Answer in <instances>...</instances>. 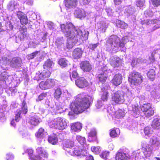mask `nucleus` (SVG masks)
Instances as JSON below:
<instances>
[{
	"label": "nucleus",
	"instance_id": "obj_1",
	"mask_svg": "<svg viewBox=\"0 0 160 160\" xmlns=\"http://www.w3.org/2000/svg\"><path fill=\"white\" fill-rule=\"evenodd\" d=\"M60 26L62 32L67 37L72 39L74 42L75 43L80 38L83 40L88 39L89 34L88 31L84 30L82 32L79 28H75L71 22H68L66 24H62Z\"/></svg>",
	"mask_w": 160,
	"mask_h": 160
},
{
	"label": "nucleus",
	"instance_id": "obj_2",
	"mask_svg": "<svg viewBox=\"0 0 160 160\" xmlns=\"http://www.w3.org/2000/svg\"><path fill=\"white\" fill-rule=\"evenodd\" d=\"M93 98L88 95H78L75 101L71 103L70 108L74 113L78 114L88 108Z\"/></svg>",
	"mask_w": 160,
	"mask_h": 160
},
{
	"label": "nucleus",
	"instance_id": "obj_3",
	"mask_svg": "<svg viewBox=\"0 0 160 160\" xmlns=\"http://www.w3.org/2000/svg\"><path fill=\"white\" fill-rule=\"evenodd\" d=\"M128 41L127 37H124L120 39L116 35H111L107 41L105 45L106 50L110 53H116L123 48Z\"/></svg>",
	"mask_w": 160,
	"mask_h": 160
},
{
	"label": "nucleus",
	"instance_id": "obj_4",
	"mask_svg": "<svg viewBox=\"0 0 160 160\" xmlns=\"http://www.w3.org/2000/svg\"><path fill=\"white\" fill-rule=\"evenodd\" d=\"M68 121L62 117H58L48 122V125L51 128L62 130L66 129Z\"/></svg>",
	"mask_w": 160,
	"mask_h": 160
},
{
	"label": "nucleus",
	"instance_id": "obj_5",
	"mask_svg": "<svg viewBox=\"0 0 160 160\" xmlns=\"http://www.w3.org/2000/svg\"><path fill=\"white\" fill-rule=\"evenodd\" d=\"M36 152L38 155L32 157L33 151L32 149H28L26 151V152L29 155L30 158L32 160H45L48 157V154L42 147L37 148Z\"/></svg>",
	"mask_w": 160,
	"mask_h": 160
},
{
	"label": "nucleus",
	"instance_id": "obj_6",
	"mask_svg": "<svg viewBox=\"0 0 160 160\" xmlns=\"http://www.w3.org/2000/svg\"><path fill=\"white\" fill-rule=\"evenodd\" d=\"M78 147L74 145L73 141L71 140H68L63 142V148L66 153L72 156H75V154L79 153V150L76 149Z\"/></svg>",
	"mask_w": 160,
	"mask_h": 160
},
{
	"label": "nucleus",
	"instance_id": "obj_7",
	"mask_svg": "<svg viewBox=\"0 0 160 160\" xmlns=\"http://www.w3.org/2000/svg\"><path fill=\"white\" fill-rule=\"evenodd\" d=\"M2 59L5 65H9L13 68H18L22 65V60L18 57L13 58L11 60L6 57H4L2 58Z\"/></svg>",
	"mask_w": 160,
	"mask_h": 160
},
{
	"label": "nucleus",
	"instance_id": "obj_8",
	"mask_svg": "<svg viewBox=\"0 0 160 160\" xmlns=\"http://www.w3.org/2000/svg\"><path fill=\"white\" fill-rule=\"evenodd\" d=\"M142 77L137 72H131L128 77V81L132 85L138 86L142 81Z\"/></svg>",
	"mask_w": 160,
	"mask_h": 160
},
{
	"label": "nucleus",
	"instance_id": "obj_9",
	"mask_svg": "<svg viewBox=\"0 0 160 160\" xmlns=\"http://www.w3.org/2000/svg\"><path fill=\"white\" fill-rule=\"evenodd\" d=\"M22 110H19L16 115L15 119L12 120L11 122V125L13 127H15V124L14 121L16 122H18L21 118V114H26L28 112V108L26 102L23 100L21 106Z\"/></svg>",
	"mask_w": 160,
	"mask_h": 160
},
{
	"label": "nucleus",
	"instance_id": "obj_10",
	"mask_svg": "<svg viewBox=\"0 0 160 160\" xmlns=\"http://www.w3.org/2000/svg\"><path fill=\"white\" fill-rule=\"evenodd\" d=\"M124 96L123 92L118 91L114 92L113 94L112 95V101L116 103H122L125 100L124 98Z\"/></svg>",
	"mask_w": 160,
	"mask_h": 160
},
{
	"label": "nucleus",
	"instance_id": "obj_11",
	"mask_svg": "<svg viewBox=\"0 0 160 160\" xmlns=\"http://www.w3.org/2000/svg\"><path fill=\"white\" fill-rule=\"evenodd\" d=\"M55 80L49 79L45 81H42L39 84V87L42 90L50 89L53 88L55 85Z\"/></svg>",
	"mask_w": 160,
	"mask_h": 160
},
{
	"label": "nucleus",
	"instance_id": "obj_12",
	"mask_svg": "<svg viewBox=\"0 0 160 160\" xmlns=\"http://www.w3.org/2000/svg\"><path fill=\"white\" fill-rule=\"evenodd\" d=\"M19 5L18 2L16 0H11L7 4V9L10 12L17 11L19 10Z\"/></svg>",
	"mask_w": 160,
	"mask_h": 160
},
{
	"label": "nucleus",
	"instance_id": "obj_13",
	"mask_svg": "<svg viewBox=\"0 0 160 160\" xmlns=\"http://www.w3.org/2000/svg\"><path fill=\"white\" fill-rule=\"evenodd\" d=\"M39 113H32L31 115L29 120V122L33 126H37L41 121Z\"/></svg>",
	"mask_w": 160,
	"mask_h": 160
},
{
	"label": "nucleus",
	"instance_id": "obj_14",
	"mask_svg": "<svg viewBox=\"0 0 160 160\" xmlns=\"http://www.w3.org/2000/svg\"><path fill=\"white\" fill-rule=\"evenodd\" d=\"M115 158L116 160H130L129 155L126 154L122 149H120L118 151Z\"/></svg>",
	"mask_w": 160,
	"mask_h": 160
},
{
	"label": "nucleus",
	"instance_id": "obj_15",
	"mask_svg": "<svg viewBox=\"0 0 160 160\" xmlns=\"http://www.w3.org/2000/svg\"><path fill=\"white\" fill-rule=\"evenodd\" d=\"M81 69L85 72H90L92 69V67L90 62L87 61L82 62L80 63Z\"/></svg>",
	"mask_w": 160,
	"mask_h": 160
},
{
	"label": "nucleus",
	"instance_id": "obj_16",
	"mask_svg": "<svg viewBox=\"0 0 160 160\" xmlns=\"http://www.w3.org/2000/svg\"><path fill=\"white\" fill-rule=\"evenodd\" d=\"M76 85L80 88L87 87L88 85V81L83 77L80 78L75 80Z\"/></svg>",
	"mask_w": 160,
	"mask_h": 160
},
{
	"label": "nucleus",
	"instance_id": "obj_17",
	"mask_svg": "<svg viewBox=\"0 0 160 160\" xmlns=\"http://www.w3.org/2000/svg\"><path fill=\"white\" fill-rule=\"evenodd\" d=\"M121 59L117 56H114L110 58V64L113 68L118 67L121 65Z\"/></svg>",
	"mask_w": 160,
	"mask_h": 160
},
{
	"label": "nucleus",
	"instance_id": "obj_18",
	"mask_svg": "<svg viewBox=\"0 0 160 160\" xmlns=\"http://www.w3.org/2000/svg\"><path fill=\"white\" fill-rule=\"evenodd\" d=\"M128 108L129 110L132 112V113L134 117L136 118L138 117L140 112V109L139 108L138 106L136 105H129L128 106Z\"/></svg>",
	"mask_w": 160,
	"mask_h": 160
},
{
	"label": "nucleus",
	"instance_id": "obj_19",
	"mask_svg": "<svg viewBox=\"0 0 160 160\" xmlns=\"http://www.w3.org/2000/svg\"><path fill=\"white\" fill-rule=\"evenodd\" d=\"M27 35V29L22 28L20 30L19 34L15 36L16 42L17 43L20 42Z\"/></svg>",
	"mask_w": 160,
	"mask_h": 160
},
{
	"label": "nucleus",
	"instance_id": "obj_20",
	"mask_svg": "<svg viewBox=\"0 0 160 160\" xmlns=\"http://www.w3.org/2000/svg\"><path fill=\"white\" fill-rule=\"evenodd\" d=\"M122 79V78L121 74H116L112 80V82L114 85L117 86L121 83Z\"/></svg>",
	"mask_w": 160,
	"mask_h": 160
},
{
	"label": "nucleus",
	"instance_id": "obj_21",
	"mask_svg": "<svg viewBox=\"0 0 160 160\" xmlns=\"http://www.w3.org/2000/svg\"><path fill=\"white\" fill-rule=\"evenodd\" d=\"M65 42V41L62 37L58 38L56 41V45L58 48L61 50L62 49H66Z\"/></svg>",
	"mask_w": 160,
	"mask_h": 160
},
{
	"label": "nucleus",
	"instance_id": "obj_22",
	"mask_svg": "<svg viewBox=\"0 0 160 160\" xmlns=\"http://www.w3.org/2000/svg\"><path fill=\"white\" fill-rule=\"evenodd\" d=\"M142 149L143 151V154L146 158L149 157L151 156L152 150V147L151 145L147 144L145 147H143Z\"/></svg>",
	"mask_w": 160,
	"mask_h": 160
},
{
	"label": "nucleus",
	"instance_id": "obj_23",
	"mask_svg": "<svg viewBox=\"0 0 160 160\" xmlns=\"http://www.w3.org/2000/svg\"><path fill=\"white\" fill-rule=\"evenodd\" d=\"M151 126L154 129H158L160 128V117L156 116L154 117Z\"/></svg>",
	"mask_w": 160,
	"mask_h": 160
},
{
	"label": "nucleus",
	"instance_id": "obj_24",
	"mask_svg": "<svg viewBox=\"0 0 160 160\" xmlns=\"http://www.w3.org/2000/svg\"><path fill=\"white\" fill-rule=\"evenodd\" d=\"M82 51L81 48H77L75 49L72 52V55L75 59H78L82 56Z\"/></svg>",
	"mask_w": 160,
	"mask_h": 160
},
{
	"label": "nucleus",
	"instance_id": "obj_25",
	"mask_svg": "<svg viewBox=\"0 0 160 160\" xmlns=\"http://www.w3.org/2000/svg\"><path fill=\"white\" fill-rule=\"evenodd\" d=\"M75 16L78 18L84 17L85 16V12L83 9L76 8L74 12Z\"/></svg>",
	"mask_w": 160,
	"mask_h": 160
},
{
	"label": "nucleus",
	"instance_id": "obj_26",
	"mask_svg": "<svg viewBox=\"0 0 160 160\" xmlns=\"http://www.w3.org/2000/svg\"><path fill=\"white\" fill-rule=\"evenodd\" d=\"M64 4L65 6L68 8L75 7L77 3V0H65Z\"/></svg>",
	"mask_w": 160,
	"mask_h": 160
},
{
	"label": "nucleus",
	"instance_id": "obj_27",
	"mask_svg": "<svg viewBox=\"0 0 160 160\" xmlns=\"http://www.w3.org/2000/svg\"><path fill=\"white\" fill-rule=\"evenodd\" d=\"M71 127L72 132L79 131L82 128L81 123L78 122L71 124Z\"/></svg>",
	"mask_w": 160,
	"mask_h": 160
},
{
	"label": "nucleus",
	"instance_id": "obj_28",
	"mask_svg": "<svg viewBox=\"0 0 160 160\" xmlns=\"http://www.w3.org/2000/svg\"><path fill=\"white\" fill-rule=\"evenodd\" d=\"M53 64L52 61L50 59H47L43 65V68L46 70L51 71L52 66Z\"/></svg>",
	"mask_w": 160,
	"mask_h": 160
},
{
	"label": "nucleus",
	"instance_id": "obj_29",
	"mask_svg": "<svg viewBox=\"0 0 160 160\" xmlns=\"http://www.w3.org/2000/svg\"><path fill=\"white\" fill-rule=\"evenodd\" d=\"M108 88V87H103L101 88L102 92H103L101 98L102 100L104 101H107L108 100V93L107 90Z\"/></svg>",
	"mask_w": 160,
	"mask_h": 160
},
{
	"label": "nucleus",
	"instance_id": "obj_30",
	"mask_svg": "<svg viewBox=\"0 0 160 160\" xmlns=\"http://www.w3.org/2000/svg\"><path fill=\"white\" fill-rule=\"evenodd\" d=\"M1 73L0 74V79L1 80L4 81L6 82V81L11 78V77L9 76L8 73L4 70H2L1 71Z\"/></svg>",
	"mask_w": 160,
	"mask_h": 160
},
{
	"label": "nucleus",
	"instance_id": "obj_31",
	"mask_svg": "<svg viewBox=\"0 0 160 160\" xmlns=\"http://www.w3.org/2000/svg\"><path fill=\"white\" fill-rule=\"evenodd\" d=\"M98 29L102 31V32H104L106 29L108 27V24L104 21H101L97 24Z\"/></svg>",
	"mask_w": 160,
	"mask_h": 160
},
{
	"label": "nucleus",
	"instance_id": "obj_32",
	"mask_svg": "<svg viewBox=\"0 0 160 160\" xmlns=\"http://www.w3.org/2000/svg\"><path fill=\"white\" fill-rule=\"evenodd\" d=\"M62 94V92L61 89L60 88H57L55 90L53 93L54 97L57 100L59 99Z\"/></svg>",
	"mask_w": 160,
	"mask_h": 160
},
{
	"label": "nucleus",
	"instance_id": "obj_33",
	"mask_svg": "<svg viewBox=\"0 0 160 160\" xmlns=\"http://www.w3.org/2000/svg\"><path fill=\"white\" fill-rule=\"evenodd\" d=\"M151 143L153 145L158 146L160 144V142L156 135L153 136L150 140Z\"/></svg>",
	"mask_w": 160,
	"mask_h": 160
},
{
	"label": "nucleus",
	"instance_id": "obj_34",
	"mask_svg": "<svg viewBox=\"0 0 160 160\" xmlns=\"http://www.w3.org/2000/svg\"><path fill=\"white\" fill-rule=\"evenodd\" d=\"M68 63V61L65 58H61L58 61L59 64L63 67L67 66Z\"/></svg>",
	"mask_w": 160,
	"mask_h": 160
},
{
	"label": "nucleus",
	"instance_id": "obj_35",
	"mask_svg": "<svg viewBox=\"0 0 160 160\" xmlns=\"http://www.w3.org/2000/svg\"><path fill=\"white\" fill-rule=\"evenodd\" d=\"M106 72L107 71H105L98 75V78L100 81L104 82L107 79L108 75Z\"/></svg>",
	"mask_w": 160,
	"mask_h": 160
},
{
	"label": "nucleus",
	"instance_id": "obj_36",
	"mask_svg": "<svg viewBox=\"0 0 160 160\" xmlns=\"http://www.w3.org/2000/svg\"><path fill=\"white\" fill-rule=\"evenodd\" d=\"M125 112L123 110L119 109L116 111V116L118 118H121L125 116Z\"/></svg>",
	"mask_w": 160,
	"mask_h": 160
},
{
	"label": "nucleus",
	"instance_id": "obj_37",
	"mask_svg": "<svg viewBox=\"0 0 160 160\" xmlns=\"http://www.w3.org/2000/svg\"><path fill=\"white\" fill-rule=\"evenodd\" d=\"M116 25L118 27L122 29L126 28L128 27L127 23L123 21L119 20L117 22Z\"/></svg>",
	"mask_w": 160,
	"mask_h": 160
},
{
	"label": "nucleus",
	"instance_id": "obj_38",
	"mask_svg": "<svg viewBox=\"0 0 160 160\" xmlns=\"http://www.w3.org/2000/svg\"><path fill=\"white\" fill-rule=\"evenodd\" d=\"M48 141L52 144H55L58 142V139L55 136H51L48 137Z\"/></svg>",
	"mask_w": 160,
	"mask_h": 160
},
{
	"label": "nucleus",
	"instance_id": "obj_39",
	"mask_svg": "<svg viewBox=\"0 0 160 160\" xmlns=\"http://www.w3.org/2000/svg\"><path fill=\"white\" fill-rule=\"evenodd\" d=\"M144 132L145 135L149 137L152 133L153 130L150 127H147L144 128Z\"/></svg>",
	"mask_w": 160,
	"mask_h": 160
},
{
	"label": "nucleus",
	"instance_id": "obj_40",
	"mask_svg": "<svg viewBox=\"0 0 160 160\" xmlns=\"http://www.w3.org/2000/svg\"><path fill=\"white\" fill-rule=\"evenodd\" d=\"M134 9L133 8L130 7H128L126 9L125 13L128 16L132 15L134 12Z\"/></svg>",
	"mask_w": 160,
	"mask_h": 160
},
{
	"label": "nucleus",
	"instance_id": "obj_41",
	"mask_svg": "<svg viewBox=\"0 0 160 160\" xmlns=\"http://www.w3.org/2000/svg\"><path fill=\"white\" fill-rule=\"evenodd\" d=\"M76 149L78 150H78H79L80 152L78 154H75V156L76 155L78 156L81 154L82 156H86V157L87 156H89V154H88V152L87 150H82L79 146L77 148H76Z\"/></svg>",
	"mask_w": 160,
	"mask_h": 160
},
{
	"label": "nucleus",
	"instance_id": "obj_42",
	"mask_svg": "<svg viewBox=\"0 0 160 160\" xmlns=\"http://www.w3.org/2000/svg\"><path fill=\"white\" fill-rule=\"evenodd\" d=\"M119 133V129L116 128V129H113L110 132V134L111 137L115 138L118 136Z\"/></svg>",
	"mask_w": 160,
	"mask_h": 160
},
{
	"label": "nucleus",
	"instance_id": "obj_43",
	"mask_svg": "<svg viewBox=\"0 0 160 160\" xmlns=\"http://www.w3.org/2000/svg\"><path fill=\"white\" fill-rule=\"evenodd\" d=\"M155 71L153 69H151L147 73L148 77L152 80H154L155 77Z\"/></svg>",
	"mask_w": 160,
	"mask_h": 160
},
{
	"label": "nucleus",
	"instance_id": "obj_44",
	"mask_svg": "<svg viewBox=\"0 0 160 160\" xmlns=\"http://www.w3.org/2000/svg\"><path fill=\"white\" fill-rule=\"evenodd\" d=\"M153 24L155 25L152 28L151 31L152 32H153L160 28V21L155 19V22Z\"/></svg>",
	"mask_w": 160,
	"mask_h": 160
},
{
	"label": "nucleus",
	"instance_id": "obj_45",
	"mask_svg": "<svg viewBox=\"0 0 160 160\" xmlns=\"http://www.w3.org/2000/svg\"><path fill=\"white\" fill-rule=\"evenodd\" d=\"M151 105L150 103H148L144 104L141 107V110L143 112H145L149 109L151 108Z\"/></svg>",
	"mask_w": 160,
	"mask_h": 160
},
{
	"label": "nucleus",
	"instance_id": "obj_46",
	"mask_svg": "<svg viewBox=\"0 0 160 160\" xmlns=\"http://www.w3.org/2000/svg\"><path fill=\"white\" fill-rule=\"evenodd\" d=\"M43 73H44L42 72L41 73H40L39 72L37 73L34 77V79L37 81H39L41 79H44L45 78L43 76Z\"/></svg>",
	"mask_w": 160,
	"mask_h": 160
},
{
	"label": "nucleus",
	"instance_id": "obj_47",
	"mask_svg": "<svg viewBox=\"0 0 160 160\" xmlns=\"http://www.w3.org/2000/svg\"><path fill=\"white\" fill-rule=\"evenodd\" d=\"M44 129L42 128H40L37 132L35 134V136L38 138H42L43 137Z\"/></svg>",
	"mask_w": 160,
	"mask_h": 160
},
{
	"label": "nucleus",
	"instance_id": "obj_48",
	"mask_svg": "<svg viewBox=\"0 0 160 160\" xmlns=\"http://www.w3.org/2000/svg\"><path fill=\"white\" fill-rule=\"evenodd\" d=\"M76 139L78 142L81 144V145H84L85 143L86 142L85 138L84 137H82L79 135H77L76 136Z\"/></svg>",
	"mask_w": 160,
	"mask_h": 160
},
{
	"label": "nucleus",
	"instance_id": "obj_49",
	"mask_svg": "<svg viewBox=\"0 0 160 160\" xmlns=\"http://www.w3.org/2000/svg\"><path fill=\"white\" fill-rule=\"evenodd\" d=\"M62 108L58 104H56L55 107L54 108L53 112H54L56 114L61 113L62 112Z\"/></svg>",
	"mask_w": 160,
	"mask_h": 160
},
{
	"label": "nucleus",
	"instance_id": "obj_50",
	"mask_svg": "<svg viewBox=\"0 0 160 160\" xmlns=\"http://www.w3.org/2000/svg\"><path fill=\"white\" fill-rule=\"evenodd\" d=\"M69 39L68 40V41L66 44H65V46H66V49L67 48L71 49L73 47V45L71 43V42L73 43L74 44H75L78 42L77 41L75 43L74 42H72V39H71V38Z\"/></svg>",
	"mask_w": 160,
	"mask_h": 160
},
{
	"label": "nucleus",
	"instance_id": "obj_51",
	"mask_svg": "<svg viewBox=\"0 0 160 160\" xmlns=\"http://www.w3.org/2000/svg\"><path fill=\"white\" fill-rule=\"evenodd\" d=\"M92 151L96 154L99 153L101 151V147L99 146L95 147L93 146L91 148Z\"/></svg>",
	"mask_w": 160,
	"mask_h": 160
},
{
	"label": "nucleus",
	"instance_id": "obj_52",
	"mask_svg": "<svg viewBox=\"0 0 160 160\" xmlns=\"http://www.w3.org/2000/svg\"><path fill=\"white\" fill-rule=\"evenodd\" d=\"M141 61V59L140 58H134L132 59L131 65L132 67H134Z\"/></svg>",
	"mask_w": 160,
	"mask_h": 160
},
{
	"label": "nucleus",
	"instance_id": "obj_53",
	"mask_svg": "<svg viewBox=\"0 0 160 160\" xmlns=\"http://www.w3.org/2000/svg\"><path fill=\"white\" fill-rule=\"evenodd\" d=\"M154 112L153 110L151 108L144 112V114L147 117H149L153 115Z\"/></svg>",
	"mask_w": 160,
	"mask_h": 160
},
{
	"label": "nucleus",
	"instance_id": "obj_54",
	"mask_svg": "<svg viewBox=\"0 0 160 160\" xmlns=\"http://www.w3.org/2000/svg\"><path fill=\"white\" fill-rule=\"evenodd\" d=\"M62 94L63 95V97L67 98H69L71 96V94L66 89L63 90Z\"/></svg>",
	"mask_w": 160,
	"mask_h": 160
},
{
	"label": "nucleus",
	"instance_id": "obj_55",
	"mask_svg": "<svg viewBox=\"0 0 160 160\" xmlns=\"http://www.w3.org/2000/svg\"><path fill=\"white\" fill-rule=\"evenodd\" d=\"M38 51H35L32 53L28 55V59H33L34 57H36V55L38 54Z\"/></svg>",
	"mask_w": 160,
	"mask_h": 160
},
{
	"label": "nucleus",
	"instance_id": "obj_56",
	"mask_svg": "<svg viewBox=\"0 0 160 160\" xmlns=\"http://www.w3.org/2000/svg\"><path fill=\"white\" fill-rule=\"evenodd\" d=\"M51 71L50 70H44L42 72H44L43 76L45 79L46 78L49 77L51 75Z\"/></svg>",
	"mask_w": 160,
	"mask_h": 160
},
{
	"label": "nucleus",
	"instance_id": "obj_57",
	"mask_svg": "<svg viewBox=\"0 0 160 160\" xmlns=\"http://www.w3.org/2000/svg\"><path fill=\"white\" fill-rule=\"evenodd\" d=\"M145 2V0H137L136 5L137 7H142L143 6Z\"/></svg>",
	"mask_w": 160,
	"mask_h": 160
},
{
	"label": "nucleus",
	"instance_id": "obj_58",
	"mask_svg": "<svg viewBox=\"0 0 160 160\" xmlns=\"http://www.w3.org/2000/svg\"><path fill=\"white\" fill-rule=\"evenodd\" d=\"M20 20L21 24L22 25H26L28 23V20L25 15L23 16Z\"/></svg>",
	"mask_w": 160,
	"mask_h": 160
},
{
	"label": "nucleus",
	"instance_id": "obj_59",
	"mask_svg": "<svg viewBox=\"0 0 160 160\" xmlns=\"http://www.w3.org/2000/svg\"><path fill=\"white\" fill-rule=\"evenodd\" d=\"M109 154V152L108 151H104L100 155V157L103 158H106Z\"/></svg>",
	"mask_w": 160,
	"mask_h": 160
},
{
	"label": "nucleus",
	"instance_id": "obj_60",
	"mask_svg": "<svg viewBox=\"0 0 160 160\" xmlns=\"http://www.w3.org/2000/svg\"><path fill=\"white\" fill-rule=\"evenodd\" d=\"M14 158V156L12 154L9 153L6 154V158L7 160H13Z\"/></svg>",
	"mask_w": 160,
	"mask_h": 160
},
{
	"label": "nucleus",
	"instance_id": "obj_61",
	"mask_svg": "<svg viewBox=\"0 0 160 160\" xmlns=\"http://www.w3.org/2000/svg\"><path fill=\"white\" fill-rule=\"evenodd\" d=\"M98 45V43L94 44H89L88 46V48L92 50H94Z\"/></svg>",
	"mask_w": 160,
	"mask_h": 160
},
{
	"label": "nucleus",
	"instance_id": "obj_62",
	"mask_svg": "<svg viewBox=\"0 0 160 160\" xmlns=\"http://www.w3.org/2000/svg\"><path fill=\"white\" fill-rule=\"evenodd\" d=\"M126 95L127 96V100L129 102H130L132 99V95L130 92H127Z\"/></svg>",
	"mask_w": 160,
	"mask_h": 160
},
{
	"label": "nucleus",
	"instance_id": "obj_63",
	"mask_svg": "<svg viewBox=\"0 0 160 160\" xmlns=\"http://www.w3.org/2000/svg\"><path fill=\"white\" fill-rule=\"evenodd\" d=\"M153 5L158 7L160 5V0H151Z\"/></svg>",
	"mask_w": 160,
	"mask_h": 160
},
{
	"label": "nucleus",
	"instance_id": "obj_64",
	"mask_svg": "<svg viewBox=\"0 0 160 160\" xmlns=\"http://www.w3.org/2000/svg\"><path fill=\"white\" fill-rule=\"evenodd\" d=\"M47 95V93H42L39 95L38 97L39 101H41Z\"/></svg>",
	"mask_w": 160,
	"mask_h": 160
}]
</instances>
